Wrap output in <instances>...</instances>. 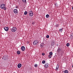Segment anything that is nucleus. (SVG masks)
I'll use <instances>...</instances> for the list:
<instances>
[{
	"mask_svg": "<svg viewBox=\"0 0 73 73\" xmlns=\"http://www.w3.org/2000/svg\"><path fill=\"white\" fill-rule=\"evenodd\" d=\"M0 7L1 9H4V10H6L7 9V8L5 7V5L4 3L1 5Z\"/></svg>",
	"mask_w": 73,
	"mask_h": 73,
	"instance_id": "nucleus-1",
	"label": "nucleus"
},
{
	"mask_svg": "<svg viewBox=\"0 0 73 73\" xmlns=\"http://www.w3.org/2000/svg\"><path fill=\"white\" fill-rule=\"evenodd\" d=\"M11 30L13 32H15L17 31V28L16 27H14L11 28Z\"/></svg>",
	"mask_w": 73,
	"mask_h": 73,
	"instance_id": "nucleus-2",
	"label": "nucleus"
},
{
	"mask_svg": "<svg viewBox=\"0 0 73 73\" xmlns=\"http://www.w3.org/2000/svg\"><path fill=\"white\" fill-rule=\"evenodd\" d=\"M38 43V41L36 40L34 41L33 42V45H37V44Z\"/></svg>",
	"mask_w": 73,
	"mask_h": 73,
	"instance_id": "nucleus-3",
	"label": "nucleus"
},
{
	"mask_svg": "<svg viewBox=\"0 0 73 73\" xmlns=\"http://www.w3.org/2000/svg\"><path fill=\"white\" fill-rule=\"evenodd\" d=\"M4 29L5 31H8V29H9V28H8V27H5L4 28Z\"/></svg>",
	"mask_w": 73,
	"mask_h": 73,
	"instance_id": "nucleus-4",
	"label": "nucleus"
},
{
	"mask_svg": "<svg viewBox=\"0 0 73 73\" xmlns=\"http://www.w3.org/2000/svg\"><path fill=\"white\" fill-rule=\"evenodd\" d=\"M61 48H59L58 49L57 51V53H61Z\"/></svg>",
	"mask_w": 73,
	"mask_h": 73,
	"instance_id": "nucleus-5",
	"label": "nucleus"
},
{
	"mask_svg": "<svg viewBox=\"0 0 73 73\" xmlns=\"http://www.w3.org/2000/svg\"><path fill=\"white\" fill-rule=\"evenodd\" d=\"M13 12L15 13H18V10L17 9H14Z\"/></svg>",
	"mask_w": 73,
	"mask_h": 73,
	"instance_id": "nucleus-6",
	"label": "nucleus"
},
{
	"mask_svg": "<svg viewBox=\"0 0 73 73\" xmlns=\"http://www.w3.org/2000/svg\"><path fill=\"white\" fill-rule=\"evenodd\" d=\"M44 66L45 68H48V63L45 64L44 65Z\"/></svg>",
	"mask_w": 73,
	"mask_h": 73,
	"instance_id": "nucleus-7",
	"label": "nucleus"
},
{
	"mask_svg": "<svg viewBox=\"0 0 73 73\" xmlns=\"http://www.w3.org/2000/svg\"><path fill=\"white\" fill-rule=\"evenodd\" d=\"M21 49L22 51H24L25 49V48L24 46H22L21 47Z\"/></svg>",
	"mask_w": 73,
	"mask_h": 73,
	"instance_id": "nucleus-8",
	"label": "nucleus"
},
{
	"mask_svg": "<svg viewBox=\"0 0 73 73\" xmlns=\"http://www.w3.org/2000/svg\"><path fill=\"white\" fill-rule=\"evenodd\" d=\"M22 65L21 64H18L17 67L18 68H20L21 67Z\"/></svg>",
	"mask_w": 73,
	"mask_h": 73,
	"instance_id": "nucleus-9",
	"label": "nucleus"
},
{
	"mask_svg": "<svg viewBox=\"0 0 73 73\" xmlns=\"http://www.w3.org/2000/svg\"><path fill=\"white\" fill-rule=\"evenodd\" d=\"M29 15L30 16H32L33 15V13H30Z\"/></svg>",
	"mask_w": 73,
	"mask_h": 73,
	"instance_id": "nucleus-10",
	"label": "nucleus"
},
{
	"mask_svg": "<svg viewBox=\"0 0 73 73\" xmlns=\"http://www.w3.org/2000/svg\"><path fill=\"white\" fill-rule=\"evenodd\" d=\"M59 68V66H58V64H57V65L56 66V70H58Z\"/></svg>",
	"mask_w": 73,
	"mask_h": 73,
	"instance_id": "nucleus-11",
	"label": "nucleus"
},
{
	"mask_svg": "<svg viewBox=\"0 0 73 73\" xmlns=\"http://www.w3.org/2000/svg\"><path fill=\"white\" fill-rule=\"evenodd\" d=\"M22 1L23 3H27V1L26 0H22Z\"/></svg>",
	"mask_w": 73,
	"mask_h": 73,
	"instance_id": "nucleus-12",
	"label": "nucleus"
},
{
	"mask_svg": "<svg viewBox=\"0 0 73 73\" xmlns=\"http://www.w3.org/2000/svg\"><path fill=\"white\" fill-rule=\"evenodd\" d=\"M46 18H49V15L48 14H47L46 15Z\"/></svg>",
	"mask_w": 73,
	"mask_h": 73,
	"instance_id": "nucleus-13",
	"label": "nucleus"
},
{
	"mask_svg": "<svg viewBox=\"0 0 73 73\" xmlns=\"http://www.w3.org/2000/svg\"><path fill=\"white\" fill-rule=\"evenodd\" d=\"M17 53L18 54H20V51H18L17 52Z\"/></svg>",
	"mask_w": 73,
	"mask_h": 73,
	"instance_id": "nucleus-14",
	"label": "nucleus"
},
{
	"mask_svg": "<svg viewBox=\"0 0 73 73\" xmlns=\"http://www.w3.org/2000/svg\"><path fill=\"white\" fill-rule=\"evenodd\" d=\"M63 28H61L59 29V31H60L61 32L62 31Z\"/></svg>",
	"mask_w": 73,
	"mask_h": 73,
	"instance_id": "nucleus-15",
	"label": "nucleus"
},
{
	"mask_svg": "<svg viewBox=\"0 0 73 73\" xmlns=\"http://www.w3.org/2000/svg\"><path fill=\"white\" fill-rule=\"evenodd\" d=\"M66 45L67 46H69L70 45V44H69V43H67L66 44Z\"/></svg>",
	"mask_w": 73,
	"mask_h": 73,
	"instance_id": "nucleus-16",
	"label": "nucleus"
},
{
	"mask_svg": "<svg viewBox=\"0 0 73 73\" xmlns=\"http://www.w3.org/2000/svg\"><path fill=\"white\" fill-rule=\"evenodd\" d=\"M27 13H28V12H27V11H25L24 12V15H27Z\"/></svg>",
	"mask_w": 73,
	"mask_h": 73,
	"instance_id": "nucleus-17",
	"label": "nucleus"
},
{
	"mask_svg": "<svg viewBox=\"0 0 73 73\" xmlns=\"http://www.w3.org/2000/svg\"><path fill=\"white\" fill-rule=\"evenodd\" d=\"M65 73H68V71L67 70H65L64 71Z\"/></svg>",
	"mask_w": 73,
	"mask_h": 73,
	"instance_id": "nucleus-18",
	"label": "nucleus"
},
{
	"mask_svg": "<svg viewBox=\"0 0 73 73\" xmlns=\"http://www.w3.org/2000/svg\"><path fill=\"white\" fill-rule=\"evenodd\" d=\"M42 64H45V61L44 60L42 62Z\"/></svg>",
	"mask_w": 73,
	"mask_h": 73,
	"instance_id": "nucleus-19",
	"label": "nucleus"
},
{
	"mask_svg": "<svg viewBox=\"0 0 73 73\" xmlns=\"http://www.w3.org/2000/svg\"><path fill=\"white\" fill-rule=\"evenodd\" d=\"M37 66H38V65L37 64H35V65H34V66L36 67H37Z\"/></svg>",
	"mask_w": 73,
	"mask_h": 73,
	"instance_id": "nucleus-20",
	"label": "nucleus"
},
{
	"mask_svg": "<svg viewBox=\"0 0 73 73\" xmlns=\"http://www.w3.org/2000/svg\"><path fill=\"white\" fill-rule=\"evenodd\" d=\"M50 55H52V54H53V53H52V52H50V53H49Z\"/></svg>",
	"mask_w": 73,
	"mask_h": 73,
	"instance_id": "nucleus-21",
	"label": "nucleus"
},
{
	"mask_svg": "<svg viewBox=\"0 0 73 73\" xmlns=\"http://www.w3.org/2000/svg\"><path fill=\"white\" fill-rule=\"evenodd\" d=\"M49 36L48 35H47L46 36V38H49Z\"/></svg>",
	"mask_w": 73,
	"mask_h": 73,
	"instance_id": "nucleus-22",
	"label": "nucleus"
},
{
	"mask_svg": "<svg viewBox=\"0 0 73 73\" xmlns=\"http://www.w3.org/2000/svg\"><path fill=\"white\" fill-rule=\"evenodd\" d=\"M48 57H49V58H51L52 56L51 55H49L48 56Z\"/></svg>",
	"mask_w": 73,
	"mask_h": 73,
	"instance_id": "nucleus-23",
	"label": "nucleus"
},
{
	"mask_svg": "<svg viewBox=\"0 0 73 73\" xmlns=\"http://www.w3.org/2000/svg\"><path fill=\"white\" fill-rule=\"evenodd\" d=\"M33 25H34V24H35V23L34 22H32L31 23Z\"/></svg>",
	"mask_w": 73,
	"mask_h": 73,
	"instance_id": "nucleus-24",
	"label": "nucleus"
},
{
	"mask_svg": "<svg viewBox=\"0 0 73 73\" xmlns=\"http://www.w3.org/2000/svg\"><path fill=\"white\" fill-rule=\"evenodd\" d=\"M42 56H44V55H45V54H44V53H42Z\"/></svg>",
	"mask_w": 73,
	"mask_h": 73,
	"instance_id": "nucleus-25",
	"label": "nucleus"
},
{
	"mask_svg": "<svg viewBox=\"0 0 73 73\" xmlns=\"http://www.w3.org/2000/svg\"><path fill=\"white\" fill-rule=\"evenodd\" d=\"M15 8H18V6H16L15 7Z\"/></svg>",
	"mask_w": 73,
	"mask_h": 73,
	"instance_id": "nucleus-26",
	"label": "nucleus"
},
{
	"mask_svg": "<svg viewBox=\"0 0 73 73\" xmlns=\"http://www.w3.org/2000/svg\"><path fill=\"white\" fill-rule=\"evenodd\" d=\"M30 13H33V12H32V11H30Z\"/></svg>",
	"mask_w": 73,
	"mask_h": 73,
	"instance_id": "nucleus-27",
	"label": "nucleus"
},
{
	"mask_svg": "<svg viewBox=\"0 0 73 73\" xmlns=\"http://www.w3.org/2000/svg\"><path fill=\"white\" fill-rule=\"evenodd\" d=\"M54 5H55V6H56V3L54 4Z\"/></svg>",
	"mask_w": 73,
	"mask_h": 73,
	"instance_id": "nucleus-28",
	"label": "nucleus"
},
{
	"mask_svg": "<svg viewBox=\"0 0 73 73\" xmlns=\"http://www.w3.org/2000/svg\"><path fill=\"white\" fill-rule=\"evenodd\" d=\"M41 46H42V45H41Z\"/></svg>",
	"mask_w": 73,
	"mask_h": 73,
	"instance_id": "nucleus-29",
	"label": "nucleus"
},
{
	"mask_svg": "<svg viewBox=\"0 0 73 73\" xmlns=\"http://www.w3.org/2000/svg\"><path fill=\"white\" fill-rule=\"evenodd\" d=\"M71 36H72V35H71Z\"/></svg>",
	"mask_w": 73,
	"mask_h": 73,
	"instance_id": "nucleus-30",
	"label": "nucleus"
}]
</instances>
